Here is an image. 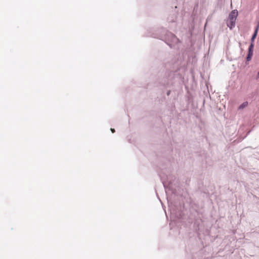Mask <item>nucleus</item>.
<instances>
[{
	"label": "nucleus",
	"mask_w": 259,
	"mask_h": 259,
	"mask_svg": "<svg viewBox=\"0 0 259 259\" xmlns=\"http://www.w3.org/2000/svg\"><path fill=\"white\" fill-rule=\"evenodd\" d=\"M241 107H242V105H240V107H239V108H241Z\"/></svg>",
	"instance_id": "obj_5"
},
{
	"label": "nucleus",
	"mask_w": 259,
	"mask_h": 259,
	"mask_svg": "<svg viewBox=\"0 0 259 259\" xmlns=\"http://www.w3.org/2000/svg\"><path fill=\"white\" fill-rule=\"evenodd\" d=\"M258 28H259V22H258V24L257 25V26H256V29L254 31V33L251 38V39H252V41H253L254 39L255 38L256 35H257V31H258Z\"/></svg>",
	"instance_id": "obj_3"
},
{
	"label": "nucleus",
	"mask_w": 259,
	"mask_h": 259,
	"mask_svg": "<svg viewBox=\"0 0 259 259\" xmlns=\"http://www.w3.org/2000/svg\"><path fill=\"white\" fill-rule=\"evenodd\" d=\"M253 47V45L252 44H251L250 45L249 48V52H248V56L246 58L247 61H250L252 56Z\"/></svg>",
	"instance_id": "obj_2"
},
{
	"label": "nucleus",
	"mask_w": 259,
	"mask_h": 259,
	"mask_svg": "<svg viewBox=\"0 0 259 259\" xmlns=\"http://www.w3.org/2000/svg\"><path fill=\"white\" fill-rule=\"evenodd\" d=\"M238 15V12L236 10H233L229 14L228 19L227 21V26L231 29L235 25L236 17Z\"/></svg>",
	"instance_id": "obj_1"
},
{
	"label": "nucleus",
	"mask_w": 259,
	"mask_h": 259,
	"mask_svg": "<svg viewBox=\"0 0 259 259\" xmlns=\"http://www.w3.org/2000/svg\"><path fill=\"white\" fill-rule=\"evenodd\" d=\"M111 131L112 133H114L115 132V130L114 128H111Z\"/></svg>",
	"instance_id": "obj_4"
},
{
	"label": "nucleus",
	"mask_w": 259,
	"mask_h": 259,
	"mask_svg": "<svg viewBox=\"0 0 259 259\" xmlns=\"http://www.w3.org/2000/svg\"><path fill=\"white\" fill-rule=\"evenodd\" d=\"M258 74H259V71H258Z\"/></svg>",
	"instance_id": "obj_6"
}]
</instances>
